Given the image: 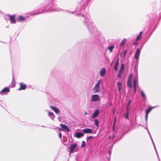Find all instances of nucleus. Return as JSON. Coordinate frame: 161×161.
Returning a JSON list of instances; mask_svg holds the SVG:
<instances>
[{
  "instance_id": "nucleus-4",
  "label": "nucleus",
  "mask_w": 161,
  "mask_h": 161,
  "mask_svg": "<svg viewBox=\"0 0 161 161\" xmlns=\"http://www.w3.org/2000/svg\"><path fill=\"white\" fill-rule=\"evenodd\" d=\"M133 76L132 74H130L128 77L127 79V84L129 87L132 88V78Z\"/></svg>"
},
{
  "instance_id": "nucleus-28",
  "label": "nucleus",
  "mask_w": 161,
  "mask_h": 161,
  "mask_svg": "<svg viewBox=\"0 0 161 161\" xmlns=\"http://www.w3.org/2000/svg\"><path fill=\"white\" fill-rule=\"evenodd\" d=\"M86 145V142L85 141H83L82 142V144L81 145V147H83L85 146Z\"/></svg>"
},
{
  "instance_id": "nucleus-2",
  "label": "nucleus",
  "mask_w": 161,
  "mask_h": 161,
  "mask_svg": "<svg viewBox=\"0 0 161 161\" xmlns=\"http://www.w3.org/2000/svg\"><path fill=\"white\" fill-rule=\"evenodd\" d=\"M101 82L102 80L100 79L97 81L92 89V91L93 93H96L100 91V87Z\"/></svg>"
},
{
  "instance_id": "nucleus-39",
  "label": "nucleus",
  "mask_w": 161,
  "mask_h": 161,
  "mask_svg": "<svg viewBox=\"0 0 161 161\" xmlns=\"http://www.w3.org/2000/svg\"><path fill=\"white\" fill-rule=\"evenodd\" d=\"M134 91H135V92L136 91V87H134Z\"/></svg>"
},
{
  "instance_id": "nucleus-3",
  "label": "nucleus",
  "mask_w": 161,
  "mask_h": 161,
  "mask_svg": "<svg viewBox=\"0 0 161 161\" xmlns=\"http://www.w3.org/2000/svg\"><path fill=\"white\" fill-rule=\"evenodd\" d=\"M100 100V97L97 94H94L92 96L91 100L92 102L99 101Z\"/></svg>"
},
{
  "instance_id": "nucleus-35",
  "label": "nucleus",
  "mask_w": 161,
  "mask_h": 161,
  "mask_svg": "<svg viewBox=\"0 0 161 161\" xmlns=\"http://www.w3.org/2000/svg\"><path fill=\"white\" fill-rule=\"evenodd\" d=\"M116 122V117H115L114 119V126L115 125V123Z\"/></svg>"
},
{
  "instance_id": "nucleus-31",
  "label": "nucleus",
  "mask_w": 161,
  "mask_h": 161,
  "mask_svg": "<svg viewBox=\"0 0 161 161\" xmlns=\"http://www.w3.org/2000/svg\"><path fill=\"white\" fill-rule=\"evenodd\" d=\"M128 116H129V113L128 112V110H127V112L125 115V117L126 119H128Z\"/></svg>"
},
{
  "instance_id": "nucleus-15",
  "label": "nucleus",
  "mask_w": 161,
  "mask_h": 161,
  "mask_svg": "<svg viewBox=\"0 0 161 161\" xmlns=\"http://www.w3.org/2000/svg\"><path fill=\"white\" fill-rule=\"evenodd\" d=\"M60 126L62 127L63 129L64 130H65L67 132H69L70 131V130L69 128L66 125L64 124H61L60 125Z\"/></svg>"
},
{
  "instance_id": "nucleus-38",
  "label": "nucleus",
  "mask_w": 161,
  "mask_h": 161,
  "mask_svg": "<svg viewBox=\"0 0 161 161\" xmlns=\"http://www.w3.org/2000/svg\"><path fill=\"white\" fill-rule=\"evenodd\" d=\"M59 137L60 138H61V137H62V134H61V132H60L59 133Z\"/></svg>"
},
{
  "instance_id": "nucleus-11",
  "label": "nucleus",
  "mask_w": 161,
  "mask_h": 161,
  "mask_svg": "<svg viewBox=\"0 0 161 161\" xmlns=\"http://www.w3.org/2000/svg\"><path fill=\"white\" fill-rule=\"evenodd\" d=\"M106 73V70L105 68H103L101 69L100 72V75L103 77L104 76Z\"/></svg>"
},
{
  "instance_id": "nucleus-40",
  "label": "nucleus",
  "mask_w": 161,
  "mask_h": 161,
  "mask_svg": "<svg viewBox=\"0 0 161 161\" xmlns=\"http://www.w3.org/2000/svg\"><path fill=\"white\" fill-rule=\"evenodd\" d=\"M60 10V9H59V8H58V9H56V10H55V11H59Z\"/></svg>"
},
{
  "instance_id": "nucleus-20",
  "label": "nucleus",
  "mask_w": 161,
  "mask_h": 161,
  "mask_svg": "<svg viewBox=\"0 0 161 161\" xmlns=\"http://www.w3.org/2000/svg\"><path fill=\"white\" fill-rule=\"evenodd\" d=\"M147 131H148V133H149V136H150V138H151V140H152V142H153V146H154V149H155V151H156V153H157V155H158V153H157V150H156V147H155V144H154V142H153V139H152V137H151V135H150V133H149V131L147 129Z\"/></svg>"
},
{
  "instance_id": "nucleus-46",
  "label": "nucleus",
  "mask_w": 161,
  "mask_h": 161,
  "mask_svg": "<svg viewBox=\"0 0 161 161\" xmlns=\"http://www.w3.org/2000/svg\"><path fill=\"white\" fill-rule=\"evenodd\" d=\"M114 136H115L114 135L113 136V138H114Z\"/></svg>"
},
{
  "instance_id": "nucleus-7",
  "label": "nucleus",
  "mask_w": 161,
  "mask_h": 161,
  "mask_svg": "<svg viewBox=\"0 0 161 161\" xmlns=\"http://www.w3.org/2000/svg\"><path fill=\"white\" fill-rule=\"evenodd\" d=\"M77 146V144L76 143H74L70 145L69 147V153H73L74 149Z\"/></svg>"
},
{
  "instance_id": "nucleus-29",
  "label": "nucleus",
  "mask_w": 161,
  "mask_h": 161,
  "mask_svg": "<svg viewBox=\"0 0 161 161\" xmlns=\"http://www.w3.org/2000/svg\"><path fill=\"white\" fill-rule=\"evenodd\" d=\"M131 100H129V102L128 103V105L127 106V110H128V108H129V105H130V103H131Z\"/></svg>"
},
{
  "instance_id": "nucleus-17",
  "label": "nucleus",
  "mask_w": 161,
  "mask_h": 161,
  "mask_svg": "<svg viewBox=\"0 0 161 161\" xmlns=\"http://www.w3.org/2000/svg\"><path fill=\"white\" fill-rule=\"evenodd\" d=\"M48 115L53 120L55 118V116L53 112H48Z\"/></svg>"
},
{
  "instance_id": "nucleus-9",
  "label": "nucleus",
  "mask_w": 161,
  "mask_h": 161,
  "mask_svg": "<svg viewBox=\"0 0 161 161\" xmlns=\"http://www.w3.org/2000/svg\"><path fill=\"white\" fill-rule=\"evenodd\" d=\"M8 17L10 19V21L11 24H14L16 23V20L15 19V15H8Z\"/></svg>"
},
{
  "instance_id": "nucleus-34",
  "label": "nucleus",
  "mask_w": 161,
  "mask_h": 161,
  "mask_svg": "<svg viewBox=\"0 0 161 161\" xmlns=\"http://www.w3.org/2000/svg\"><path fill=\"white\" fill-rule=\"evenodd\" d=\"M127 50H124V53H124V56H125V55L126 54V53H127Z\"/></svg>"
},
{
  "instance_id": "nucleus-41",
  "label": "nucleus",
  "mask_w": 161,
  "mask_h": 161,
  "mask_svg": "<svg viewBox=\"0 0 161 161\" xmlns=\"http://www.w3.org/2000/svg\"><path fill=\"white\" fill-rule=\"evenodd\" d=\"M142 32L141 31L140 32L139 34V35L142 36Z\"/></svg>"
},
{
  "instance_id": "nucleus-6",
  "label": "nucleus",
  "mask_w": 161,
  "mask_h": 161,
  "mask_svg": "<svg viewBox=\"0 0 161 161\" xmlns=\"http://www.w3.org/2000/svg\"><path fill=\"white\" fill-rule=\"evenodd\" d=\"M154 107H150L147 109L146 111V115H145V120L146 122H147L148 115L149 113L152 109V108H154Z\"/></svg>"
},
{
  "instance_id": "nucleus-45",
  "label": "nucleus",
  "mask_w": 161,
  "mask_h": 161,
  "mask_svg": "<svg viewBox=\"0 0 161 161\" xmlns=\"http://www.w3.org/2000/svg\"><path fill=\"white\" fill-rule=\"evenodd\" d=\"M59 130H63L62 129H60V128H59Z\"/></svg>"
},
{
  "instance_id": "nucleus-25",
  "label": "nucleus",
  "mask_w": 161,
  "mask_h": 161,
  "mask_svg": "<svg viewBox=\"0 0 161 161\" xmlns=\"http://www.w3.org/2000/svg\"><path fill=\"white\" fill-rule=\"evenodd\" d=\"M94 124L95 125H97V126H98V124H99V121L97 119H95L94 120Z\"/></svg>"
},
{
  "instance_id": "nucleus-8",
  "label": "nucleus",
  "mask_w": 161,
  "mask_h": 161,
  "mask_svg": "<svg viewBox=\"0 0 161 161\" xmlns=\"http://www.w3.org/2000/svg\"><path fill=\"white\" fill-rule=\"evenodd\" d=\"M82 131L85 134H90L92 133V130L90 128H85L82 130Z\"/></svg>"
},
{
  "instance_id": "nucleus-24",
  "label": "nucleus",
  "mask_w": 161,
  "mask_h": 161,
  "mask_svg": "<svg viewBox=\"0 0 161 161\" xmlns=\"http://www.w3.org/2000/svg\"><path fill=\"white\" fill-rule=\"evenodd\" d=\"M141 95L142 97L144 98H146V97L144 93V92L142 90L141 91Z\"/></svg>"
},
{
  "instance_id": "nucleus-21",
  "label": "nucleus",
  "mask_w": 161,
  "mask_h": 161,
  "mask_svg": "<svg viewBox=\"0 0 161 161\" xmlns=\"http://www.w3.org/2000/svg\"><path fill=\"white\" fill-rule=\"evenodd\" d=\"M127 41V39L125 38H124L121 42L120 46H123L124 45L126 42Z\"/></svg>"
},
{
  "instance_id": "nucleus-37",
  "label": "nucleus",
  "mask_w": 161,
  "mask_h": 161,
  "mask_svg": "<svg viewBox=\"0 0 161 161\" xmlns=\"http://www.w3.org/2000/svg\"><path fill=\"white\" fill-rule=\"evenodd\" d=\"M119 63V59H118L115 65H118Z\"/></svg>"
},
{
  "instance_id": "nucleus-32",
  "label": "nucleus",
  "mask_w": 161,
  "mask_h": 161,
  "mask_svg": "<svg viewBox=\"0 0 161 161\" xmlns=\"http://www.w3.org/2000/svg\"><path fill=\"white\" fill-rule=\"evenodd\" d=\"M118 65H115V67H114V70H115L117 71L118 70Z\"/></svg>"
},
{
  "instance_id": "nucleus-16",
  "label": "nucleus",
  "mask_w": 161,
  "mask_h": 161,
  "mask_svg": "<svg viewBox=\"0 0 161 161\" xmlns=\"http://www.w3.org/2000/svg\"><path fill=\"white\" fill-rule=\"evenodd\" d=\"M84 136V134L81 132H76L74 136L75 137L78 138H80Z\"/></svg>"
},
{
  "instance_id": "nucleus-10",
  "label": "nucleus",
  "mask_w": 161,
  "mask_h": 161,
  "mask_svg": "<svg viewBox=\"0 0 161 161\" xmlns=\"http://www.w3.org/2000/svg\"><path fill=\"white\" fill-rule=\"evenodd\" d=\"M50 108L53 110L56 114H58L59 113V110L58 108H56L55 107L50 106Z\"/></svg>"
},
{
  "instance_id": "nucleus-5",
  "label": "nucleus",
  "mask_w": 161,
  "mask_h": 161,
  "mask_svg": "<svg viewBox=\"0 0 161 161\" xmlns=\"http://www.w3.org/2000/svg\"><path fill=\"white\" fill-rule=\"evenodd\" d=\"M99 113V110L98 109H97L94 112L92 115L91 117V118L92 119L96 118L97 117Z\"/></svg>"
},
{
  "instance_id": "nucleus-26",
  "label": "nucleus",
  "mask_w": 161,
  "mask_h": 161,
  "mask_svg": "<svg viewBox=\"0 0 161 161\" xmlns=\"http://www.w3.org/2000/svg\"><path fill=\"white\" fill-rule=\"evenodd\" d=\"M114 48V47L113 46H111L108 47V49L110 51V52H112V50Z\"/></svg>"
},
{
  "instance_id": "nucleus-27",
  "label": "nucleus",
  "mask_w": 161,
  "mask_h": 161,
  "mask_svg": "<svg viewBox=\"0 0 161 161\" xmlns=\"http://www.w3.org/2000/svg\"><path fill=\"white\" fill-rule=\"evenodd\" d=\"M142 36L138 35L137 36V38L136 39V41H137L139 40L141 38Z\"/></svg>"
},
{
  "instance_id": "nucleus-23",
  "label": "nucleus",
  "mask_w": 161,
  "mask_h": 161,
  "mask_svg": "<svg viewBox=\"0 0 161 161\" xmlns=\"http://www.w3.org/2000/svg\"><path fill=\"white\" fill-rule=\"evenodd\" d=\"M17 19L19 21H23L24 20L25 18L21 16H19L17 17Z\"/></svg>"
},
{
  "instance_id": "nucleus-30",
  "label": "nucleus",
  "mask_w": 161,
  "mask_h": 161,
  "mask_svg": "<svg viewBox=\"0 0 161 161\" xmlns=\"http://www.w3.org/2000/svg\"><path fill=\"white\" fill-rule=\"evenodd\" d=\"M92 138H94V137H93V136H90L88 137H87L86 138V139L87 141H88V140H90V139H91Z\"/></svg>"
},
{
  "instance_id": "nucleus-44",
  "label": "nucleus",
  "mask_w": 161,
  "mask_h": 161,
  "mask_svg": "<svg viewBox=\"0 0 161 161\" xmlns=\"http://www.w3.org/2000/svg\"><path fill=\"white\" fill-rule=\"evenodd\" d=\"M113 130H114V125H113Z\"/></svg>"
},
{
  "instance_id": "nucleus-18",
  "label": "nucleus",
  "mask_w": 161,
  "mask_h": 161,
  "mask_svg": "<svg viewBox=\"0 0 161 161\" xmlns=\"http://www.w3.org/2000/svg\"><path fill=\"white\" fill-rule=\"evenodd\" d=\"M125 67V64H121L120 69L119 72L123 73L124 71Z\"/></svg>"
},
{
  "instance_id": "nucleus-14",
  "label": "nucleus",
  "mask_w": 161,
  "mask_h": 161,
  "mask_svg": "<svg viewBox=\"0 0 161 161\" xmlns=\"http://www.w3.org/2000/svg\"><path fill=\"white\" fill-rule=\"evenodd\" d=\"M117 86L118 91L119 93L121 92V90L122 88V84L121 82H119L117 83Z\"/></svg>"
},
{
  "instance_id": "nucleus-13",
  "label": "nucleus",
  "mask_w": 161,
  "mask_h": 161,
  "mask_svg": "<svg viewBox=\"0 0 161 161\" xmlns=\"http://www.w3.org/2000/svg\"><path fill=\"white\" fill-rule=\"evenodd\" d=\"M20 87L18 89L19 90H25L26 87V85L24 84L22 82H21L20 83Z\"/></svg>"
},
{
  "instance_id": "nucleus-19",
  "label": "nucleus",
  "mask_w": 161,
  "mask_h": 161,
  "mask_svg": "<svg viewBox=\"0 0 161 161\" xmlns=\"http://www.w3.org/2000/svg\"><path fill=\"white\" fill-rule=\"evenodd\" d=\"M137 80H138L137 76L136 75L135 78L134 80V82H133L134 87H136V86H137L136 83H137Z\"/></svg>"
},
{
  "instance_id": "nucleus-33",
  "label": "nucleus",
  "mask_w": 161,
  "mask_h": 161,
  "mask_svg": "<svg viewBox=\"0 0 161 161\" xmlns=\"http://www.w3.org/2000/svg\"><path fill=\"white\" fill-rule=\"evenodd\" d=\"M122 74V73L119 72V73L117 75L118 77L119 78H120Z\"/></svg>"
},
{
  "instance_id": "nucleus-1",
  "label": "nucleus",
  "mask_w": 161,
  "mask_h": 161,
  "mask_svg": "<svg viewBox=\"0 0 161 161\" xmlns=\"http://www.w3.org/2000/svg\"><path fill=\"white\" fill-rule=\"evenodd\" d=\"M85 22H86L88 29L91 33L95 32L96 31V28L93 24L92 22V20L86 18Z\"/></svg>"
},
{
  "instance_id": "nucleus-12",
  "label": "nucleus",
  "mask_w": 161,
  "mask_h": 161,
  "mask_svg": "<svg viewBox=\"0 0 161 161\" xmlns=\"http://www.w3.org/2000/svg\"><path fill=\"white\" fill-rule=\"evenodd\" d=\"M140 53V50L139 48L137 49L135 54L134 57L136 59H138L139 58V56Z\"/></svg>"
},
{
  "instance_id": "nucleus-42",
  "label": "nucleus",
  "mask_w": 161,
  "mask_h": 161,
  "mask_svg": "<svg viewBox=\"0 0 161 161\" xmlns=\"http://www.w3.org/2000/svg\"><path fill=\"white\" fill-rule=\"evenodd\" d=\"M88 114V113H87L86 112V111L85 112V115H87V114Z\"/></svg>"
},
{
  "instance_id": "nucleus-43",
  "label": "nucleus",
  "mask_w": 161,
  "mask_h": 161,
  "mask_svg": "<svg viewBox=\"0 0 161 161\" xmlns=\"http://www.w3.org/2000/svg\"><path fill=\"white\" fill-rule=\"evenodd\" d=\"M58 119L59 121H60V117H58Z\"/></svg>"
},
{
  "instance_id": "nucleus-36",
  "label": "nucleus",
  "mask_w": 161,
  "mask_h": 161,
  "mask_svg": "<svg viewBox=\"0 0 161 161\" xmlns=\"http://www.w3.org/2000/svg\"><path fill=\"white\" fill-rule=\"evenodd\" d=\"M133 43L135 45H137L138 44V43L136 42H134Z\"/></svg>"
},
{
  "instance_id": "nucleus-22",
  "label": "nucleus",
  "mask_w": 161,
  "mask_h": 161,
  "mask_svg": "<svg viewBox=\"0 0 161 161\" xmlns=\"http://www.w3.org/2000/svg\"><path fill=\"white\" fill-rule=\"evenodd\" d=\"M9 91V90L8 88L5 87L1 91V92H8Z\"/></svg>"
}]
</instances>
